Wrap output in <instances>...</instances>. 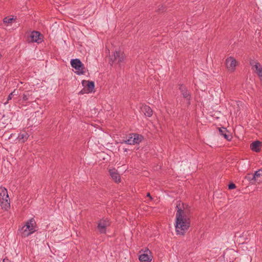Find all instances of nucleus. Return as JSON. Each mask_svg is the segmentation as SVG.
Returning a JSON list of instances; mask_svg holds the SVG:
<instances>
[{
    "label": "nucleus",
    "mask_w": 262,
    "mask_h": 262,
    "mask_svg": "<svg viewBox=\"0 0 262 262\" xmlns=\"http://www.w3.org/2000/svg\"><path fill=\"white\" fill-rule=\"evenodd\" d=\"M3 262H11L10 261H9L8 259L4 258L3 259Z\"/></svg>",
    "instance_id": "nucleus-29"
},
{
    "label": "nucleus",
    "mask_w": 262,
    "mask_h": 262,
    "mask_svg": "<svg viewBox=\"0 0 262 262\" xmlns=\"http://www.w3.org/2000/svg\"><path fill=\"white\" fill-rule=\"evenodd\" d=\"M17 94L18 93L15 92L14 95H17Z\"/></svg>",
    "instance_id": "nucleus-30"
},
{
    "label": "nucleus",
    "mask_w": 262,
    "mask_h": 262,
    "mask_svg": "<svg viewBox=\"0 0 262 262\" xmlns=\"http://www.w3.org/2000/svg\"><path fill=\"white\" fill-rule=\"evenodd\" d=\"M32 91H27L24 92L23 94L22 99L24 101H27L29 97L32 96Z\"/></svg>",
    "instance_id": "nucleus-18"
},
{
    "label": "nucleus",
    "mask_w": 262,
    "mask_h": 262,
    "mask_svg": "<svg viewBox=\"0 0 262 262\" xmlns=\"http://www.w3.org/2000/svg\"><path fill=\"white\" fill-rule=\"evenodd\" d=\"M236 187V186L235 185L232 183H230L229 185H228V188L229 189H234Z\"/></svg>",
    "instance_id": "nucleus-26"
},
{
    "label": "nucleus",
    "mask_w": 262,
    "mask_h": 262,
    "mask_svg": "<svg viewBox=\"0 0 262 262\" xmlns=\"http://www.w3.org/2000/svg\"><path fill=\"white\" fill-rule=\"evenodd\" d=\"M139 259L141 262H150L152 260L150 251L147 249L144 253L141 254L139 255Z\"/></svg>",
    "instance_id": "nucleus-9"
},
{
    "label": "nucleus",
    "mask_w": 262,
    "mask_h": 262,
    "mask_svg": "<svg viewBox=\"0 0 262 262\" xmlns=\"http://www.w3.org/2000/svg\"><path fill=\"white\" fill-rule=\"evenodd\" d=\"M177 208L178 210L176 214V231L178 234L184 235L190 227V220L187 215L186 211L179 208L178 205H177Z\"/></svg>",
    "instance_id": "nucleus-1"
},
{
    "label": "nucleus",
    "mask_w": 262,
    "mask_h": 262,
    "mask_svg": "<svg viewBox=\"0 0 262 262\" xmlns=\"http://www.w3.org/2000/svg\"><path fill=\"white\" fill-rule=\"evenodd\" d=\"M253 178L254 179V181L258 183L262 181V170H258L256 171L253 174Z\"/></svg>",
    "instance_id": "nucleus-16"
},
{
    "label": "nucleus",
    "mask_w": 262,
    "mask_h": 262,
    "mask_svg": "<svg viewBox=\"0 0 262 262\" xmlns=\"http://www.w3.org/2000/svg\"><path fill=\"white\" fill-rule=\"evenodd\" d=\"M0 203L2 208L7 209L10 207L7 189L3 187H0Z\"/></svg>",
    "instance_id": "nucleus-2"
},
{
    "label": "nucleus",
    "mask_w": 262,
    "mask_h": 262,
    "mask_svg": "<svg viewBox=\"0 0 262 262\" xmlns=\"http://www.w3.org/2000/svg\"><path fill=\"white\" fill-rule=\"evenodd\" d=\"M261 144V142L259 141H256L252 142L250 145V148L252 151L258 152L260 151L259 147Z\"/></svg>",
    "instance_id": "nucleus-14"
},
{
    "label": "nucleus",
    "mask_w": 262,
    "mask_h": 262,
    "mask_svg": "<svg viewBox=\"0 0 262 262\" xmlns=\"http://www.w3.org/2000/svg\"><path fill=\"white\" fill-rule=\"evenodd\" d=\"M253 174H249L246 177V179L251 181V183H253L254 182V179L253 178Z\"/></svg>",
    "instance_id": "nucleus-24"
},
{
    "label": "nucleus",
    "mask_w": 262,
    "mask_h": 262,
    "mask_svg": "<svg viewBox=\"0 0 262 262\" xmlns=\"http://www.w3.org/2000/svg\"><path fill=\"white\" fill-rule=\"evenodd\" d=\"M35 223V222L33 219L26 223L22 228L25 236H28L34 232V225Z\"/></svg>",
    "instance_id": "nucleus-5"
},
{
    "label": "nucleus",
    "mask_w": 262,
    "mask_h": 262,
    "mask_svg": "<svg viewBox=\"0 0 262 262\" xmlns=\"http://www.w3.org/2000/svg\"><path fill=\"white\" fill-rule=\"evenodd\" d=\"M142 112L144 113L145 115L147 117H150L152 115V110L148 105H144L142 108Z\"/></svg>",
    "instance_id": "nucleus-17"
},
{
    "label": "nucleus",
    "mask_w": 262,
    "mask_h": 262,
    "mask_svg": "<svg viewBox=\"0 0 262 262\" xmlns=\"http://www.w3.org/2000/svg\"><path fill=\"white\" fill-rule=\"evenodd\" d=\"M255 69L258 76L262 78V68L260 67V64L257 65V69Z\"/></svg>",
    "instance_id": "nucleus-21"
},
{
    "label": "nucleus",
    "mask_w": 262,
    "mask_h": 262,
    "mask_svg": "<svg viewBox=\"0 0 262 262\" xmlns=\"http://www.w3.org/2000/svg\"><path fill=\"white\" fill-rule=\"evenodd\" d=\"M110 174L113 180L115 181V182H120V177L118 172H117L115 169H112L109 171Z\"/></svg>",
    "instance_id": "nucleus-13"
},
{
    "label": "nucleus",
    "mask_w": 262,
    "mask_h": 262,
    "mask_svg": "<svg viewBox=\"0 0 262 262\" xmlns=\"http://www.w3.org/2000/svg\"><path fill=\"white\" fill-rule=\"evenodd\" d=\"M147 196L149 197L150 200L152 199L149 193H147Z\"/></svg>",
    "instance_id": "nucleus-28"
},
{
    "label": "nucleus",
    "mask_w": 262,
    "mask_h": 262,
    "mask_svg": "<svg viewBox=\"0 0 262 262\" xmlns=\"http://www.w3.org/2000/svg\"><path fill=\"white\" fill-rule=\"evenodd\" d=\"M82 84L84 87H86L90 93L93 91L95 87V84L93 81L83 80L82 81Z\"/></svg>",
    "instance_id": "nucleus-12"
},
{
    "label": "nucleus",
    "mask_w": 262,
    "mask_h": 262,
    "mask_svg": "<svg viewBox=\"0 0 262 262\" xmlns=\"http://www.w3.org/2000/svg\"><path fill=\"white\" fill-rule=\"evenodd\" d=\"M236 64V60L232 57H229L226 60V67L229 71H234Z\"/></svg>",
    "instance_id": "nucleus-10"
},
{
    "label": "nucleus",
    "mask_w": 262,
    "mask_h": 262,
    "mask_svg": "<svg viewBox=\"0 0 262 262\" xmlns=\"http://www.w3.org/2000/svg\"><path fill=\"white\" fill-rule=\"evenodd\" d=\"M165 10V7L163 6H161L160 8H159L158 10L159 11H164Z\"/></svg>",
    "instance_id": "nucleus-27"
},
{
    "label": "nucleus",
    "mask_w": 262,
    "mask_h": 262,
    "mask_svg": "<svg viewBox=\"0 0 262 262\" xmlns=\"http://www.w3.org/2000/svg\"><path fill=\"white\" fill-rule=\"evenodd\" d=\"M111 223L107 219H102L99 220L97 224V228L101 234L106 233V227L110 226Z\"/></svg>",
    "instance_id": "nucleus-4"
},
{
    "label": "nucleus",
    "mask_w": 262,
    "mask_h": 262,
    "mask_svg": "<svg viewBox=\"0 0 262 262\" xmlns=\"http://www.w3.org/2000/svg\"><path fill=\"white\" fill-rule=\"evenodd\" d=\"M144 137L138 134H130L126 140H123L122 143H125L129 145L138 144L143 140Z\"/></svg>",
    "instance_id": "nucleus-3"
},
{
    "label": "nucleus",
    "mask_w": 262,
    "mask_h": 262,
    "mask_svg": "<svg viewBox=\"0 0 262 262\" xmlns=\"http://www.w3.org/2000/svg\"><path fill=\"white\" fill-rule=\"evenodd\" d=\"M227 130L226 128L221 127L219 128V132L221 135H222L227 140L230 141L231 140L232 137L230 135H227L226 133L227 132Z\"/></svg>",
    "instance_id": "nucleus-15"
},
{
    "label": "nucleus",
    "mask_w": 262,
    "mask_h": 262,
    "mask_svg": "<svg viewBox=\"0 0 262 262\" xmlns=\"http://www.w3.org/2000/svg\"><path fill=\"white\" fill-rule=\"evenodd\" d=\"M28 134L24 133L19 134L18 138L19 140H22V142H24L28 139Z\"/></svg>",
    "instance_id": "nucleus-19"
},
{
    "label": "nucleus",
    "mask_w": 262,
    "mask_h": 262,
    "mask_svg": "<svg viewBox=\"0 0 262 262\" xmlns=\"http://www.w3.org/2000/svg\"><path fill=\"white\" fill-rule=\"evenodd\" d=\"M124 151H127V149H126V148H125V149H124Z\"/></svg>",
    "instance_id": "nucleus-31"
},
{
    "label": "nucleus",
    "mask_w": 262,
    "mask_h": 262,
    "mask_svg": "<svg viewBox=\"0 0 262 262\" xmlns=\"http://www.w3.org/2000/svg\"><path fill=\"white\" fill-rule=\"evenodd\" d=\"M249 64L253 69H257V65H259V63L254 59H251L249 61Z\"/></svg>",
    "instance_id": "nucleus-20"
},
{
    "label": "nucleus",
    "mask_w": 262,
    "mask_h": 262,
    "mask_svg": "<svg viewBox=\"0 0 262 262\" xmlns=\"http://www.w3.org/2000/svg\"><path fill=\"white\" fill-rule=\"evenodd\" d=\"M13 19V17L9 18V17H6L4 18L3 21L4 23L10 24L12 23Z\"/></svg>",
    "instance_id": "nucleus-22"
},
{
    "label": "nucleus",
    "mask_w": 262,
    "mask_h": 262,
    "mask_svg": "<svg viewBox=\"0 0 262 262\" xmlns=\"http://www.w3.org/2000/svg\"><path fill=\"white\" fill-rule=\"evenodd\" d=\"M88 93H90V92H89V90H87L86 87H84V88L79 92V94H80V95H83L84 94H88Z\"/></svg>",
    "instance_id": "nucleus-25"
},
{
    "label": "nucleus",
    "mask_w": 262,
    "mask_h": 262,
    "mask_svg": "<svg viewBox=\"0 0 262 262\" xmlns=\"http://www.w3.org/2000/svg\"><path fill=\"white\" fill-rule=\"evenodd\" d=\"M71 64L73 68L77 70L78 74H83L84 73L83 71L84 69V65L79 59H72Z\"/></svg>",
    "instance_id": "nucleus-6"
},
{
    "label": "nucleus",
    "mask_w": 262,
    "mask_h": 262,
    "mask_svg": "<svg viewBox=\"0 0 262 262\" xmlns=\"http://www.w3.org/2000/svg\"><path fill=\"white\" fill-rule=\"evenodd\" d=\"M179 90L184 98L186 99L187 100H190L191 96L190 93L185 85L183 84H180L179 85Z\"/></svg>",
    "instance_id": "nucleus-11"
},
{
    "label": "nucleus",
    "mask_w": 262,
    "mask_h": 262,
    "mask_svg": "<svg viewBox=\"0 0 262 262\" xmlns=\"http://www.w3.org/2000/svg\"><path fill=\"white\" fill-rule=\"evenodd\" d=\"M28 40L29 42L40 43L42 41V35L40 32L34 31L30 34Z\"/></svg>",
    "instance_id": "nucleus-7"
},
{
    "label": "nucleus",
    "mask_w": 262,
    "mask_h": 262,
    "mask_svg": "<svg viewBox=\"0 0 262 262\" xmlns=\"http://www.w3.org/2000/svg\"><path fill=\"white\" fill-rule=\"evenodd\" d=\"M112 61V63L116 62L118 64H120L123 62L124 60V55L121 51H116L114 53V55L111 58Z\"/></svg>",
    "instance_id": "nucleus-8"
},
{
    "label": "nucleus",
    "mask_w": 262,
    "mask_h": 262,
    "mask_svg": "<svg viewBox=\"0 0 262 262\" xmlns=\"http://www.w3.org/2000/svg\"><path fill=\"white\" fill-rule=\"evenodd\" d=\"M15 93V90H14L13 91V92H12V93H11L9 95V96H8V98H7V101L6 102H5V103H4V104H6L7 103H8V101H9V100H11V99H12V97H13V96H14Z\"/></svg>",
    "instance_id": "nucleus-23"
}]
</instances>
